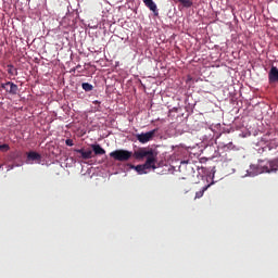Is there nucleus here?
<instances>
[{
	"mask_svg": "<svg viewBox=\"0 0 278 278\" xmlns=\"http://www.w3.org/2000/svg\"><path fill=\"white\" fill-rule=\"evenodd\" d=\"M147 157L144 164L131 166L139 175H146L149 169H156L157 152L153 148L141 147L134 152V159L141 161Z\"/></svg>",
	"mask_w": 278,
	"mask_h": 278,
	"instance_id": "f257e3e1",
	"label": "nucleus"
},
{
	"mask_svg": "<svg viewBox=\"0 0 278 278\" xmlns=\"http://www.w3.org/2000/svg\"><path fill=\"white\" fill-rule=\"evenodd\" d=\"M91 149H85V148L74 149V153H79L80 156L78 157L85 161L93 157L92 152L94 153V155L105 154V150L100 144H92Z\"/></svg>",
	"mask_w": 278,
	"mask_h": 278,
	"instance_id": "f03ea898",
	"label": "nucleus"
},
{
	"mask_svg": "<svg viewBox=\"0 0 278 278\" xmlns=\"http://www.w3.org/2000/svg\"><path fill=\"white\" fill-rule=\"evenodd\" d=\"M131 156L134 157V153L125 149H118L110 152V157H112L116 162H128L131 159Z\"/></svg>",
	"mask_w": 278,
	"mask_h": 278,
	"instance_id": "7ed1b4c3",
	"label": "nucleus"
},
{
	"mask_svg": "<svg viewBox=\"0 0 278 278\" xmlns=\"http://www.w3.org/2000/svg\"><path fill=\"white\" fill-rule=\"evenodd\" d=\"M157 132V129H153L151 131L148 132H142V134H138L136 135V139L138 142L146 144L148 142L153 141V139L155 138V135Z\"/></svg>",
	"mask_w": 278,
	"mask_h": 278,
	"instance_id": "20e7f679",
	"label": "nucleus"
},
{
	"mask_svg": "<svg viewBox=\"0 0 278 278\" xmlns=\"http://www.w3.org/2000/svg\"><path fill=\"white\" fill-rule=\"evenodd\" d=\"M264 173H270L269 166L263 165L262 163L250 166V174L252 177L258 176Z\"/></svg>",
	"mask_w": 278,
	"mask_h": 278,
	"instance_id": "39448f33",
	"label": "nucleus"
},
{
	"mask_svg": "<svg viewBox=\"0 0 278 278\" xmlns=\"http://www.w3.org/2000/svg\"><path fill=\"white\" fill-rule=\"evenodd\" d=\"M42 161V155H40L38 152L36 151H30L27 153V159H26V163L29 165L35 164H40V162Z\"/></svg>",
	"mask_w": 278,
	"mask_h": 278,
	"instance_id": "423d86ee",
	"label": "nucleus"
},
{
	"mask_svg": "<svg viewBox=\"0 0 278 278\" xmlns=\"http://www.w3.org/2000/svg\"><path fill=\"white\" fill-rule=\"evenodd\" d=\"M1 88L11 94H17L18 92V85H15L11 81H7L5 84H1Z\"/></svg>",
	"mask_w": 278,
	"mask_h": 278,
	"instance_id": "0eeeda50",
	"label": "nucleus"
},
{
	"mask_svg": "<svg viewBox=\"0 0 278 278\" xmlns=\"http://www.w3.org/2000/svg\"><path fill=\"white\" fill-rule=\"evenodd\" d=\"M268 83L275 84L278 83V68L276 66H271L268 73Z\"/></svg>",
	"mask_w": 278,
	"mask_h": 278,
	"instance_id": "6e6552de",
	"label": "nucleus"
},
{
	"mask_svg": "<svg viewBox=\"0 0 278 278\" xmlns=\"http://www.w3.org/2000/svg\"><path fill=\"white\" fill-rule=\"evenodd\" d=\"M144 5L154 13V16H159L157 5L153 0H143Z\"/></svg>",
	"mask_w": 278,
	"mask_h": 278,
	"instance_id": "1a4fd4ad",
	"label": "nucleus"
},
{
	"mask_svg": "<svg viewBox=\"0 0 278 278\" xmlns=\"http://www.w3.org/2000/svg\"><path fill=\"white\" fill-rule=\"evenodd\" d=\"M269 173L278 170V159L271 160L268 166Z\"/></svg>",
	"mask_w": 278,
	"mask_h": 278,
	"instance_id": "9d476101",
	"label": "nucleus"
},
{
	"mask_svg": "<svg viewBox=\"0 0 278 278\" xmlns=\"http://www.w3.org/2000/svg\"><path fill=\"white\" fill-rule=\"evenodd\" d=\"M81 88L85 92H91L93 90V86L89 83H83Z\"/></svg>",
	"mask_w": 278,
	"mask_h": 278,
	"instance_id": "9b49d317",
	"label": "nucleus"
},
{
	"mask_svg": "<svg viewBox=\"0 0 278 278\" xmlns=\"http://www.w3.org/2000/svg\"><path fill=\"white\" fill-rule=\"evenodd\" d=\"M208 187H210V185L203 187L202 190L198 191V192L195 193V199H201V198H203V197H204V193H205V191L208 189Z\"/></svg>",
	"mask_w": 278,
	"mask_h": 278,
	"instance_id": "f8f14e48",
	"label": "nucleus"
},
{
	"mask_svg": "<svg viewBox=\"0 0 278 278\" xmlns=\"http://www.w3.org/2000/svg\"><path fill=\"white\" fill-rule=\"evenodd\" d=\"M10 146L9 144H1L0 146V152H9Z\"/></svg>",
	"mask_w": 278,
	"mask_h": 278,
	"instance_id": "ddd939ff",
	"label": "nucleus"
},
{
	"mask_svg": "<svg viewBox=\"0 0 278 278\" xmlns=\"http://www.w3.org/2000/svg\"><path fill=\"white\" fill-rule=\"evenodd\" d=\"M65 143H66L67 147H73L74 146L73 139H66Z\"/></svg>",
	"mask_w": 278,
	"mask_h": 278,
	"instance_id": "4468645a",
	"label": "nucleus"
},
{
	"mask_svg": "<svg viewBox=\"0 0 278 278\" xmlns=\"http://www.w3.org/2000/svg\"><path fill=\"white\" fill-rule=\"evenodd\" d=\"M7 68H10V70H9V74L13 75V73H12L13 65H12V64H9V65H7Z\"/></svg>",
	"mask_w": 278,
	"mask_h": 278,
	"instance_id": "2eb2a0df",
	"label": "nucleus"
},
{
	"mask_svg": "<svg viewBox=\"0 0 278 278\" xmlns=\"http://www.w3.org/2000/svg\"><path fill=\"white\" fill-rule=\"evenodd\" d=\"M93 104H94V105H100L101 102H100L99 100H94V101H93Z\"/></svg>",
	"mask_w": 278,
	"mask_h": 278,
	"instance_id": "dca6fc26",
	"label": "nucleus"
}]
</instances>
